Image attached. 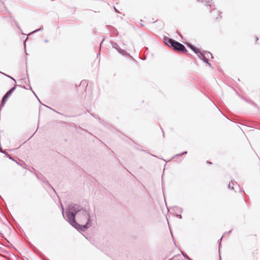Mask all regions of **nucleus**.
Instances as JSON below:
<instances>
[{"mask_svg":"<svg viewBox=\"0 0 260 260\" xmlns=\"http://www.w3.org/2000/svg\"><path fill=\"white\" fill-rule=\"evenodd\" d=\"M73 211L67 212V215L72 224L84 226L89 220L88 213L83 209L73 207Z\"/></svg>","mask_w":260,"mask_h":260,"instance_id":"f257e3e1","label":"nucleus"},{"mask_svg":"<svg viewBox=\"0 0 260 260\" xmlns=\"http://www.w3.org/2000/svg\"><path fill=\"white\" fill-rule=\"evenodd\" d=\"M169 43L172 46L174 49L176 50L180 51H184L187 52L185 47L182 44L173 40L172 39H170L169 41Z\"/></svg>","mask_w":260,"mask_h":260,"instance_id":"f03ea898","label":"nucleus"},{"mask_svg":"<svg viewBox=\"0 0 260 260\" xmlns=\"http://www.w3.org/2000/svg\"><path fill=\"white\" fill-rule=\"evenodd\" d=\"M15 86L12 88L9 91L7 92V93L4 95V96L3 98L2 102V105H4L6 99L11 94L12 92L15 90Z\"/></svg>","mask_w":260,"mask_h":260,"instance_id":"7ed1b4c3","label":"nucleus"},{"mask_svg":"<svg viewBox=\"0 0 260 260\" xmlns=\"http://www.w3.org/2000/svg\"><path fill=\"white\" fill-rule=\"evenodd\" d=\"M190 48H191V49L192 50H193V51H194L196 53H198V51H197L198 50V49H196L194 47H193V46H190Z\"/></svg>","mask_w":260,"mask_h":260,"instance_id":"20e7f679","label":"nucleus"}]
</instances>
